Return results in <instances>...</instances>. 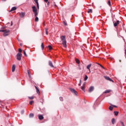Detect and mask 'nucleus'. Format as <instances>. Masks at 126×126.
<instances>
[{
	"label": "nucleus",
	"mask_w": 126,
	"mask_h": 126,
	"mask_svg": "<svg viewBox=\"0 0 126 126\" xmlns=\"http://www.w3.org/2000/svg\"><path fill=\"white\" fill-rule=\"evenodd\" d=\"M61 41H62V44L64 48H66V40L65 39V36L62 35L61 36Z\"/></svg>",
	"instance_id": "f257e3e1"
},
{
	"label": "nucleus",
	"mask_w": 126,
	"mask_h": 126,
	"mask_svg": "<svg viewBox=\"0 0 126 126\" xmlns=\"http://www.w3.org/2000/svg\"><path fill=\"white\" fill-rule=\"evenodd\" d=\"M0 32H2L3 33V36H4V37H6V36L9 35V30H0Z\"/></svg>",
	"instance_id": "f03ea898"
},
{
	"label": "nucleus",
	"mask_w": 126,
	"mask_h": 126,
	"mask_svg": "<svg viewBox=\"0 0 126 126\" xmlns=\"http://www.w3.org/2000/svg\"><path fill=\"white\" fill-rule=\"evenodd\" d=\"M21 57H22V54L18 53L17 54V60H18V61H21Z\"/></svg>",
	"instance_id": "7ed1b4c3"
},
{
	"label": "nucleus",
	"mask_w": 126,
	"mask_h": 126,
	"mask_svg": "<svg viewBox=\"0 0 126 126\" xmlns=\"http://www.w3.org/2000/svg\"><path fill=\"white\" fill-rule=\"evenodd\" d=\"M70 91L71 92H72V93H73L75 95H76V96H77V92H76L74 89L70 88Z\"/></svg>",
	"instance_id": "20e7f679"
},
{
	"label": "nucleus",
	"mask_w": 126,
	"mask_h": 126,
	"mask_svg": "<svg viewBox=\"0 0 126 126\" xmlns=\"http://www.w3.org/2000/svg\"><path fill=\"white\" fill-rule=\"evenodd\" d=\"M19 16H20V17H21V18H23V17H24V16H25V12L20 13Z\"/></svg>",
	"instance_id": "39448f33"
},
{
	"label": "nucleus",
	"mask_w": 126,
	"mask_h": 126,
	"mask_svg": "<svg viewBox=\"0 0 126 126\" xmlns=\"http://www.w3.org/2000/svg\"><path fill=\"white\" fill-rule=\"evenodd\" d=\"M104 78L106 79V80H108L109 81H111L112 82H114V81L111 79V78L107 77V76H104Z\"/></svg>",
	"instance_id": "423d86ee"
},
{
	"label": "nucleus",
	"mask_w": 126,
	"mask_h": 126,
	"mask_svg": "<svg viewBox=\"0 0 126 126\" xmlns=\"http://www.w3.org/2000/svg\"><path fill=\"white\" fill-rule=\"evenodd\" d=\"M119 24H120V21L118 20L116 22L114 23V27H117V26L119 25Z\"/></svg>",
	"instance_id": "0eeeda50"
},
{
	"label": "nucleus",
	"mask_w": 126,
	"mask_h": 126,
	"mask_svg": "<svg viewBox=\"0 0 126 126\" xmlns=\"http://www.w3.org/2000/svg\"><path fill=\"white\" fill-rule=\"evenodd\" d=\"M94 90V87L91 86L90 87V88L89 89V92L90 93H91V92H92V91H93Z\"/></svg>",
	"instance_id": "6e6552de"
},
{
	"label": "nucleus",
	"mask_w": 126,
	"mask_h": 126,
	"mask_svg": "<svg viewBox=\"0 0 126 126\" xmlns=\"http://www.w3.org/2000/svg\"><path fill=\"white\" fill-rule=\"evenodd\" d=\"M32 11L33 12H37V8H36V6H33L32 7Z\"/></svg>",
	"instance_id": "1a4fd4ad"
},
{
	"label": "nucleus",
	"mask_w": 126,
	"mask_h": 126,
	"mask_svg": "<svg viewBox=\"0 0 126 126\" xmlns=\"http://www.w3.org/2000/svg\"><path fill=\"white\" fill-rule=\"evenodd\" d=\"M92 65V64L90 63L89 65H87V68L89 70V72H91V71L90 70V67H91V66Z\"/></svg>",
	"instance_id": "9d476101"
},
{
	"label": "nucleus",
	"mask_w": 126,
	"mask_h": 126,
	"mask_svg": "<svg viewBox=\"0 0 126 126\" xmlns=\"http://www.w3.org/2000/svg\"><path fill=\"white\" fill-rule=\"evenodd\" d=\"M49 65L51 66V67H55V66H54V65L53 64V63L52 62V61L49 62Z\"/></svg>",
	"instance_id": "9b49d317"
},
{
	"label": "nucleus",
	"mask_w": 126,
	"mask_h": 126,
	"mask_svg": "<svg viewBox=\"0 0 126 126\" xmlns=\"http://www.w3.org/2000/svg\"><path fill=\"white\" fill-rule=\"evenodd\" d=\"M15 71V65L13 64L12 67V72H14V71Z\"/></svg>",
	"instance_id": "f8f14e48"
},
{
	"label": "nucleus",
	"mask_w": 126,
	"mask_h": 126,
	"mask_svg": "<svg viewBox=\"0 0 126 126\" xmlns=\"http://www.w3.org/2000/svg\"><path fill=\"white\" fill-rule=\"evenodd\" d=\"M38 119L39 120H43L44 117L43 116V115H38Z\"/></svg>",
	"instance_id": "ddd939ff"
},
{
	"label": "nucleus",
	"mask_w": 126,
	"mask_h": 126,
	"mask_svg": "<svg viewBox=\"0 0 126 126\" xmlns=\"http://www.w3.org/2000/svg\"><path fill=\"white\" fill-rule=\"evenodd\" d=\"M35 88L36 90V92L38 94H40V91L39 90V89L36 86H35Z\"/></svg>",
	"instance_id": "4468645a"
},
{
	"label": "nucleus",
	"mask_w": 126,
	"mask_h": 126,
	"mask_svg": "<svg viewBox=\"0 0 126 126\" xmlns=\"http://www.w3.org/2000/svg\"><path fill=\"white\" fill-rule=\"evenodd\" d=\"M14 10H16V7H13L10 11H14Z\"/></svg>",
	"instance_id": "2eb2a0df"
},
{
	"label": "nucleus",
	"mask_w": 126,
	"mask_h": 126,
	"mask_svg": "<svg viewBox=\"0 0 126 126\" xmlns=\"http://www.w3.org/2000/svg\"><path fill=\"white\" fill-rule=\"evenodd\" d=\"M75 61L76 62V63H78V64H79V63H80V61H79V60L76 59Z\"/></svg>",
	"instance_id": "dca6fc26"
},
{
	"label": "nucleus",
	"mask_w": 126,
	"mask_h": 126,
	"mask_svg": "<svg viewBox=\"0 0 126 126\" xmlns=\"http://www.w3.org/2000/svg\"><path fill=\"white\" fill-rule=\"evenodd\" d=\"M113 109H114L113 106H110L109 107V110H110V111H113Z\"/></svg>",
	"instance_id": "f3484780"
},
{
	"label": "nucleus",
	"mask_w": 126,
	"mask_h": 126,
	"mask_svg": "<svg viewBox=\"0 0 126 126\" xmlns=\"http://www.w3.org/2000/svg\"><path fill=\"white\" fill-rule=\"evenodd\" d=\"M41 49H42V50H44V48H45V46L44 45V43H41Z\"/></svg>",
	"instance_id": "a211bd4d"
},
{
	"label": "nucleus",
	"mask_w": 126,
	"mask_h": 126,
	"mask_svg": "<svg viewBox=\"0 0 126 126\" xmlns=\"http://www.w3.org/2000/svg\"><path fill=\"white\" fill-rule=\"evenodd\" d=\"M93 11H92V9H89L88 10V13H92Z\"/></svg>",
	"instance_id": "6ab92c4d"
},
{
	"label": "nucleus",
	"mask_w": 126,
	"mask_h": 126,
	"mask_svg": "<svg viewBox=\"0 0 126 126\" xmlns=\"http://www.w3.org/2000/svg\"><path fill=\"white\" fill-rule=\"evenodd\" d=\"M35 22H38V21H39V18H38V17H35Z\"/></svg>",
	"instance_id": "aec40b11"
},
{
	"label": "nucleus",
	"mask_w": 126,
	"mask_h": 126,
	"mask_svg": "<svg viewBox=\"0 0 126 126\" xmlns=\"http://www.w3.org/2000/svg\"><path fill=\"white\" fill-rule=\"evenodd\" d=\"M110 92H111V91L110 90H106L105 92H104V93H110Z\"/></svg>",
	"instance_id": "412c9836"
},
{
	"label": "nucleus",
	"mask_w": 126,
	"mask_h": 126,
	"mask_svg": "<svg viewBox=\"0 0 126 126\" xmlns=\"http://www.w3.org/2000/svg\"><path fill=\"white\" fill-rule=\"evenodd\" d=\"M33 117H34V114L33 113H31L30 114V118H33Z\"/></svg>",
	"instance_id": "4be33fe9"
},
{
	"label": "nucleus",
	"mask_w": 126,
	"mask_h": 126,
	"mask_svg": "<svg viewBox=\"0 0 126 126\" xmlns=\"http://www.w3.org/2000/svg\"><path fill=\"white\" fill-rule=\"evenodd\" d=\"M87 79H88V76H87V75H86L85 76V78H84L85 81H86V80H87Z\"/></svg>",
	"instance_id": "5701e85b"
},
{
	"label": "nucleus",
	"mask_w": 126,
	"mask_h": 126,
	"mask_svg": "<svg viewBox=\"0 0 126 126\" xmlns=\"http://www.w3.org/2000/svg\"><path fill=\"white\" fill-rule=\"evenodd\" d=\"M45 33L46 35H48L49 34V32H48V29H45Z\"/></svg>",
	"instance_id": "b1692460"
},
{
	"label": "nucleus",
	"mask_w": 126,
	"mask_h": 126,
	"mask_svg": "<svg viewBox=\"0 0 126 126\" xmlns=\"http://www.w3.org/2000/svg\"><path fill=\"white\" fill-rule=\"evenodd\" d=\"M112 123L113 125H115V119L114 118L112 119Z\"/></svg>",
	"instance_id": "393cba45"
},
{
	"label": "nucleus",
	"mask_w": 126,
	"mask_h": 126,
	"mask_svg": "<svg viewBox=\"0 0 126 126\" xmlns=\"http://www.w3.org/2000/svg\"><path fill=\"white\" fill-rule=\"evenodd\" d=\"M114 114L115 116H118V115H119V112L118 111H114Z\"/></svg>",
	"instance_id": "a878e982"
},
{
	"label": "nucleus",
	"mask_w": 126,
	"mask_h": 126,
	"mask_svg": "<svg viewBox=\"0 0 126 126\" xmlns=\"http://www.w3.org/2000/svg\"><path fill=\"white\" fill-rule=\"evenodd\" d=\"M33 13H34L35 17H37V16L38 15V13H37V12H33Z\"/></svg>",
	"instance_id": "bb28decb"
},
{
	"label": "nucleus",
	"mask_w": 126,
	"mask_h": 126,
	"mask_svg": "<svg viewBox=\"0 0 126 126\" xmlns=\"http://www.w3.org/2000/svg\"><path fill=\"white\" fill-rule=\"evenodd\" d=\"M108 4L109 6H111V1L110 0H108Z\"/></svg>",
	"instance_id": "cd10ccee"
},
{
	"label": "nucleus",
	"mask_w": 126,
	"mask_h": 126,
	"mask_svg": "<svg viewBox=\"0 0 126 126\" xmlns=\"http://www.w3.org/2000/svg\"><path fill=\"white\" fill-rule=\"evenodd\" d=\"M48 48H49V50H52L53 49V47H52V46H51V45H49Z\"/></svg>",
	"instance_id": "c85d7f7f"
},
{
	"label": "nucleus",
	"mask_w": 126,
	"mask_h": 126,
	"mask_svg": "<svg viewBox=\"0 0 126 126\" xmlns=\"http://www.w3.org/2000/svg\"><path fill=\"white\" fill-rule=\"evenodd\" d=\"M63 24H64V25H65V26H67V24L65 21L63 22Z\"/></svg>",
	"instance_id": "c756f323"
},
{
	"label": "nucleus",
	"mask_w": 126,
	"mask_h": 126,
	"mask_svg": "<svg viewBox=\"0 0 126 126\" xmlns=\"http://www.w3.org/2000/svg\"><path fill=\"white\" fill-rule=\"evenodd\" d=\"M29 99H30V100H33V99H34V97L33 96H30L29 97Z\"/></svg>",
	"instance_id": "7c9ffc66"
},
{
	"label": "nucleus",
	"mask_w": 126,
	"mask_h": 126,
	"mask_svg": "<svg viewBox=\"0 0 126 126\" xmlns=\"http://www.w3.org/2000/svg\"><path fill=\"white\" fill-rule=\"evenodd\" d=\"M60 101H63V98L62 96L60 97Z\"/></svg>",
	"instance_id": "2f4dec72"
},
{
	"label": "nucleus",
	"mask_w": 126,
	"mask_h": 126,
	"mask_svg": "<svg viewBox=\"0 0 126 126\" xmlns=\"http://www.w3.org/2000/svg\"><path fill=\"white\" fill-rule=\"evenodd\" d=\"M33 103H34V101H33V100L30 101V105H32V104H33Z\"/></svg>",
	"instance_id": "473e14b6"
},
{
	"label": "nucleus",
	"mask_w": 126,
	"mask_h": 126,
	"mask_svg": "<svg viewBox=\"0 0 126 126\" xmlns=\"http://www.w3.org/2000/svg\"><path fill=\"white\" fill-rule=\"evenodd\" d=\"M110 105L112 106V107H114V108H118V106L116 105H112V104H110Z\"/></svg>",
	"instance_id": "72a5a7b5"
},
{
	"label": "nucleus",
	"mask_w": 126,
	"mask_h": 126,
	"mask_svg": "<svg viewBox=\"0 0 126 126\" xmlns=\"http://www.w3.org/2000/svg\"><path fill=\"white\" fill-rule=\"evenodd\" d=\"M53 5H54V6H55V7H58V5H57V4H56V3H53Z\"/></svg>",
	"instance_id": "f704fd0d"
},
{
	"label": "nucleus",
	"mask_w": 126,
	"mask_h": 126,
	"mask_svg": "<svg viewBox=\"0 0 126 126\" xmlns=\"http://www.w3.org/2000/svg\"><path fill=\"white\" fill-rule=\"evenodd\" d=\"M36 6H37V9H39V3H36Z\"/></svg>",
	"instance_id": "c9c22d12"
},
{
	"label": "nucleus",
	"mask_w": 126,
	"mask_h": 126,
	"mask_svg": "<svg viewBox=\"0 0 126 126\" xmlns=\"http://www.w3.org/2000/svg\"><path fill=\"white\" fill-rule=\"evenodd\" d=\"M23 52H24V54L25 55V56L26 57H27V55L26 54V52H25V51H23Z\"/></svg>",
	"instance_id": "e433bc0d"
},
{
	"label": "nucleus",
	"mask_w": 126,
	"mask_h": 126,
	"mask_svg": "<svg viewBox=\"0 0 126 126\" xmlns=\"http://www.w3.org/2000/svg\"><path fill=\"white\" fill-rule=\"evenodd\" d=\"M81 89H82V90H83V91H84L85 88L84 87H82Z\"/></svg>",
	"instance_id": "4c0bfd02"
},
{
	"label": "nucleus",
	"mask_w": 126,
	"mask_h": 126,
	"mask_svg": "<svg viewBox=\"0 0 126 126\" xmlns=\"http://www.w3.org/2000/svg\"><path fill=\"white\" fill-rule=\"evenodd\" d=\"M19 53H22V50L21 49H19Z\"/></svg>",
	"instance_id": "58836bf2"
},
{
	"label": "nucleus",
	"mask_w": 126,
	"mask_h": 126,
	"mask_svg": "<svg viewBox=\"0 0 126 126\" xmlns=\"http://www.w3.org/2000/svg\"><path fill=\"white\" fill-rule=\"evenodd\" d=\"M21 113L22 115H23L24 114V110H22Z\"/></svg>",
	"instance_id": "ea45409f"
},
{
	"label": "nucleus",
	"mask_w": 126,
	"mask_h": 126,
	"mask_svg": "<svg viewBox=\"0 0 126 126\" xmlns=\"http://www.w3.org/2000/svg\"><path fill=\"white\" fill-rule=\"evenodd\" d=\"M34 1L35 2V3H39V2H38V0H34Z\"/></svg>",
	"instance_id": "a19ab883"
},
{
	"label": "nucleus",
	"mask_w": 126,
	"mask_h": 126,
	"mask_svg": "<svg viewBox=\"0 0 126 126\" xmlns=\"http://www.w3.org/2000/svg\"><path fill=\"white\" fill-rule=\"evenodd\" d=\"M45 2H46L47 3V2H48L49 1V0H44Z\"/></svg>",
	"instance_id": "79ce46f5"
},
{
	"label": "nucleus",
	"mask_w": 126,
	"mask_h": 126,
	"mask_svg": "<svg viewBox=\"0 0 126 126\" xmlns=\"http://www.w3.org/2000/svg\"><path fill=\"white\" fill-rule=\"evenodd\" d=\"M78 69H79V70H81V67H78Z\"/></svg>",
	"instance_id": "37998d69"
},
{
	"label": "nucleus",
	"mask_w": 126,
	"mask_h": 126,
	"mask_svg": "<svg viewBox=\"0 0 126 126\" xmlns=\"http://www.w3.org/2000/svg\"><path fill=\"white\" fill-rule=\"evenodd\" d=\"M28 74H29V77H30V76H31V75H30V73H29V71H28Z\"/></svg>",
	"instance_id": "c03bdc74"
},
{
	"label": "nucleus",
	"mask_w": 126,
	"mask_h": 126,
	"mask_svg": "<svg viewBox=\"0 0 126 126\" xmlns=\"http://www.w3.org/2000/svg\"><path fill=\"white\" fill-rule=\"evenodd\" d=\"M101 67H102V68H105L103 66H102V65H100Z\"/></svg>",
	"instance_id": "a18cd8bd"
},
{
	"label": "nucleus",
	"mask_w": 126,
	"mask_h": 126,
	"mask_svg": "<svg viewBox=\"0 0 126 126\" xmlns=\"http://www.w3.org/2000/svg\"><path fill=\"white\" fill-rule=\"evenodd\" d=\"M49 4H50V2L48 1L47 2V5H49Z\"/></svg>",
	"instance_id": "49530a36"
},
{
	"label": "nucleus",
	"mask_w": 126,
	"mask_h": 126,
	"mask_svg": "<svg viewBox=\"0 0 126 126\" xmlns=\"http://www.w3.org/2000/svg\"><path fill=\"white\" fill-rule=\"evenodd\" d=\"M80 83L81 84V80H80Z\"/></svg>",
	"instance_id": "de8ad7c7"
},
{
	"label": "nucleus",
	"mask_w": 126,
	"mask_h": 126,
	"mask_svg": "<svg viewBox=\"0 0 126 126\" xmlns=\"http://www.w3.org/2000/svg\"><path fill=\"white\" fill-rule=\"evenodd\" d=\"M79 86H80V85H81V84H80V83L79 84Z\"/></svg>",
	"instance_id": "09e8293b"
},
{
	"label": "nucleus",
	"mask_w": 126,
	"mask_h": 126,
	"mask_svg": "<svg viewBox=\"0 0 126 126\" xmlns=\"http://www.w3.org/2000/svg\"><path fill=\"white\" fill-rule=\"evenodd\" d=\"M11 25L12 26V22H11Z\"/></svg>",
	"instance_id": "8fccbe9b"
},
{
	"label": "nucleus",
	"mask_w": 126,
	"mask_h": 126,
	"mask_svg": "<svg viewBox=\"0 0 126 126\" xmlns=\"http://www.w3.org/2000/svg\"><path fill=\"white\" fill-rule=\"evenodd\" d=\"M3 0V1H5V0Z\"/></svg>",
	"instance_id": "3c124183"
},
{
	"label": "nucleus",
	"mask_w": 126,
	"mask_h": 126,
	"mask_svg": "<svg viewBox=\"0 0 126 126\" xmlns=\"http://www.w3.org/2000/svg\"><path fill=\"white\" fill-rule=\"evenodd\" d=\"M1 29H4V28H1Z\"/></svg>",
	"instance_id": "603ef678"
},
{
	"label": "nucleus",
	"mask_w": 126,
	"mask_h": 126,
	"mask_svg": "<svg viewBox=\"0 0 126 126\" xmlns=\"http://www.w3.org/2000/svg\"><path fill=\"white\" fill-rule=\"evenodd\" d=\"M120 63H121V60H120Z\"/></svg>",
	"instance_id": "864d4df0"
},
{
	"label": "nucleus",
	"mask_w": 126,
	"mask_h": 126,
	"mask_svg": "<svg viewBox=\"0 0 126 126\" xmlns=\"http://www.w3.org/2000/svg\"><path fill=\"white\" fill-rule=\"evenodd\" d=\"M20 45H21V46L22 45V44H21Z\"/></svg>",
	"instance_id": "5fc2aeb1"
}]
</instances>
